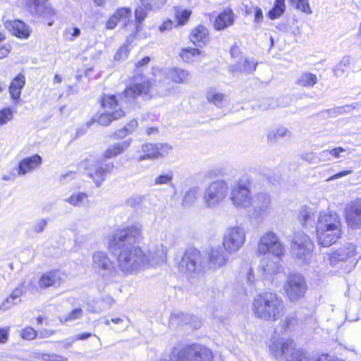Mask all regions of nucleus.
Wrapping results in <instances>:
<instances>
[{"instance_id":"4be33fe9","label":"nucleus","mask_w":361,"mask_h":361,"mask_svg":"<svg viewBox=\"0 0 361 361\" xmlns=\"http://www.w3.org/2000/svg\"><path fill=\"white\" fill-rule=\"evenodd\" d=\"M170 322L173 324H188L194 329H199L202 324L200 320L197 317L183 312L172 314Z\"/></svg>"},{"instance_id":"680f3d73","label":"nucleus","mask_w":361,"mask_h":361,"mask_svg":"<svg viewBox=\"0 0 361 361\" xmlns=\"http://www.w3.org/2000/svg\"><path fill=\"white\" fill-rule=\"evenodd\" d=\"M47 220L44 219H41L33 225L32 230L36 233H42L46 226H47Z\"/></svg>"},{"instance_id":"ddd939ff","label":"nucleus","mask_w":361,"mask_h":361,"mask_svg":"<svg viewBox=\"0 0 361 361\" xmlns=\"http://www.w3.org/2000/svg\"><path fill=\"white\" fill-rule=\"evenodd\" d=\"M143 154L136 157V160L139 162L147 159H154L168 154L171 148L164 144H152L146 143L141 147Z\"/></svg>"},{"instance_id":"4468645a","label":"nucleus","mask_w":361,"mask_h":361,"mask_svg":"<svg viewBox=\"0 0 361 361\" xmlns=\"http://www.w3.org/2000/svg\"><path fill=\"white\" fill-rule=\"evenodd\" d=\"M200 259V253L197 250L190 249L185 251L178 263V268L182 273H193L197 269Z\"/></svg>"},{"instance_id":"13d9d810","label":"nucleus","mask_w":361,"mask_h":361,"mask_svg":"<svg viewBox=\"0 0 361 361\" xmlns=\"http://www.w3.org/2000/svg\"><path fill=\"white\" fill-rule=\"evenodd\" d=\"M130 50L126 45L121 47L114 56L116 60H123L127 58Z\"/></svg>"},{"instance_id":"4d7b16f0","label":"nucleus","mask_w":361,"mask_h":361,"mask_svg":"<svg viewBox=\"0 0 361 361\" xmlns=\"http://www.w3.org/2000/svg\"><path fill=\"white\" fill-rule=\"evenodd\" d=\"M80 34V30L78 27H70L66 29L64 35L67 39L73 41Z\"/></svg>"},{"instance_id":"e433bc0d","label":"nucleus","mask_w":361,"mask_h":361,"mask_svg":"<svg viewBox=\"0 0 361 361\" xmlns=\"http://www.w3.org/2000/svg\"><path fill=\"white\" fill-rule=\"evenodd\" d=\"M231 11H224L220 13L214 22V27L216 30H221L233 24Z\"/></svg>"},{"instance_id":"423d86ee","label":"nucleus","mask_w":361,"mask_h":361,"mask_svg":"<svg viewBox=\"0 0 361 361\" xmlns=\"http://www.w3.org/2000/svg\"><path fill=\"white\" fill-rule=\"evenodd\" d=\"M291 253L300 264L307 263L314 249V244L310 237L302 232L294 234L290 243Z\"/></svg>"},{"instance_id":"3c124183","label":"nucleus","mask_w":361,"mask_h":361,"mask_svg":"<svg viewBox=\"0 0 361 361\" xmlns=\"http://www.w3.org/2000/svg\"><path fill=\"white\" fill-rule=\"evenodd\" d=\"M173 178V173L172 171H169L166 174H161L154 179V185H167L171 184Z\"/></svg>"},{"instance_id":"412c9836","label":"nucleus","mask_w":361,"mask_h":361,"mask_svg":"<svg viewBox=\"0 0 361 361\" xmlns=\"http://www.w3.org/2000/svg\"><path fill=\"white\" fill-rule=\"evenodd\" d=\"M42 162V159L38 154H35L30 157L24 158L18 164V175L23 176L27 173L33 171L40 166Z\"/></svg>"},{"instance_id":"864d4df0","label":"nucleus","mask_w":361,"mask_h":361,"mask_svg":"<svg viewBox=\"0 0 361 361\" xmlns=\"http://www.w3.org/2000/svg\"><path fill=\"white\" fill-rule=\"evenodd\" d=\"M13 118V112L10 108H4L0 111V125L6 124Z\"/></svg>"},{"instance_id":"393cba45","label":"nucleus","mask_w":361,"mask_h":361,"mask_svg":"<svg viewBox=\"0 0 361 361\" xmlns=\"http://www.w3.org/2000/svg\"><path fill=\"white\" fill-rule=\"evenodd\" d=\"M141 5L137 6L135 11V24L133 23L130 27L132 30L138 31L141 28V23L146 18L147 12L152 9V5L148 0H140Z\"/></svg>"},{"instance_id":"0eeeda50","label":"nucleus","mask_w":361,"mask_h":361,"mask_svg":"<svg viewBox=\"0 0 361 361\" xmlns=\"http://www.w3.org/2000/svg\"><path fill=\"white\" fill-rule=\"evenodd\" d=\"M228 193V185L223 180H216L206 188L203 195L204 207L214 209L221 204Z\"/></svg>"},{"instance_id":"cd10ccee","label":"nucleus","mask_w":361,"mask_h":361,"mask_svg":"<svg viewBox=\"0 0 361 361\" xmlns=\"http://www.w3.org/2000/svg\"><path fill=\"white\" fill-rule=\"evenodd\" d=\"M279 262L274 261L270 257H263L259 265V271L265 276L277 274L281 270Z\"/></svg>"},{"instance_id":"c756f323","label":"nucleus","mask_w":361,"mask_h":361,"mask_svg":"<svg viewBox=\"0 0 361 361\" xmlns=\"http://www.w3.org/2000/svg\"><path fill=\"white\" fill-rule=\"evenodd\" d=\"M190 39L194 44L202 47L209 41V31L205 27L200 25L192 30Z\"/></svg>"},{"instance_id":"f3484780","label":"nucleus","mask_w":361,"mask_h":361,"mask_svg":"<svg viewBox=\"0 0 361 361\" xmlns=\"http://www.w3.org/2000/svg\"><path fill=\"white\" fill-rule=\"evenodd\" d=\"M341 235V228H327L317 231L318 243L323 247H329L335 243Z\"/></svg>"},{"instance_id":"09e8293b","label":"nucleus","mask_w":361,"mask_h":361,"mask_svg":"<svg viewBox=\"0 0 361 361\" xmlns=\"http://www.w3.org/2000/svg\"><path fill=\"white\" fill-rule=\"evenodd\" d=\"M295 8L307 14L312 13L308 0H290Z\"/></svg>"},{"instance_id":"69168bd1","label":"nucleus","mask_w":361,"mask_h":361,"mask_svg":"<svg viewBox=\"0 0 361 361\" xmlns=\"http://www.w3.org/2000/svg\"><path fill=\"white\" fill-rule=\"evenodd\" d=\"M355 106L353 105H346L343 106L337 107L335 109V112L338 114H343L344 112H350Z\"/></svg>"},{"instance_id":"2f4dec72","label":"nucleus","mask_w":361,"mask_h":361,"mask_svg":"<svg viewBox=\"0 0 361 361\" xmlns=\"http://www.w3.org/2000/svg\"><path fill=\"white\" fill-rule=\"evenodd\" d=\"M131 139H128L120 142L114 143L110 145L104 152V157L106 159H111L123 153L130 145Z\"/></svg>"},{"instance_id":"de8ad7c7","label":"nucleus","mask_w":361,"mask_h":361,"mask_svg":"<svg viewBox=\"0 0 361 361\" xmlns=\"http://www.w3.org/2000/svg\"><path fill=\"white\" fill-rule=\"evenodd\" d=\"M350 59L348 56L343 57L340 63H338L334 68V75L337 77L341 76L345 69L350 66Z\"/></svg>"},{"instance_id":"49530a36","label":"nucleus","mask_w":361,"mask_h":361,"mask_svg":"<svg viewBox=\"0 0 361 361\" xmlns=\"http://www.w3.org/2000/svg\"><path fill=\"white\" fill-rule=\"evenodd\" d=\"M281 328L284 332L292 331L298 325V319L295 315L290 314L281 323Z\"/></svg>"},{"instance_id":"c03bdc74","label":"nucleus","mask_w":361,"mask_h":361,"mask_svg":"<svg viewBox=\"0 0 361 361\" xmlns=\"http://www.w3.org/2000/svg\"><path fill=\"white\" fill-rule=\"evenodd\" d=\"M241 272L245 276V280L247 286L253 287L257 282V279L254 275L253 269L249 263L246 262L242 267Z\"/></svg>"},{"instance_id":"6ab92c4d","label":"nucleus","mask_w":361,"mask_h":361,"mask_svg":"<svg viewBox=\"0 0 361 361\" xmlns=\"http://www.w3.org/2000/svg\"><path fill=\"white\" fill-rule=\"evenodd\" d=\"M228 254L224 247L212 248L209 254V267L215 269L225 266L228 260Z\"/></svg>"},{"instance_id":"a878e982","label":"nucleus","mask_w":361,"mask_h":361,"mask_svg":"<svg viewBox=\"0 0 361 361\" xmlns=\"http://www.w3.org/2000/svg\"><path fill=\"white\" fill-rule=\"evenodd\" d=\"M168 251L160 244L157 245L149 250L147 254L149 259V267L166 261Z\"/></svg>"},{"instance_id":"9b49d317","label":"nucleus","mask_w":361,"mask_h":361,"mask_svg":"<svg viewBox=\"0 0 361 361\" xmlns=\"http://www.w3.org/2000/svg\"><path fill=\"white\" fill-rule=\"evenodd\" d=\"M284 290L289 300L293 302L304 297L307 285L304 277L300 274H292L288 277Z\"/></svg>"},{"instance_id":"0e129e2a","label":"nucleus","mask_w":361,"mask_h":361,"mask_svg":"<svg viewBox=\"0 0 361 361\" xmlns=\"http://www.w3.org/2000/svg\"><path fill=\"white\" fill-rule=\"evenodd\" d=\"M82 314V310L80 308H76L71 311L68 314L66 320H75L81 317Z\"/></svg>"},{"instance_id":"f8f14e48","label":"nucleus","mask_w":361,"mask_h":361,"mask_svg":"<svg viewBox=\"0 0 361 361\" xmlns=\"http://www.w3.org/2000/svg\"><path fill=\"white\" fill-rule=\"evenodd\" d=\"M255 218L263 219L267 216L272 208L271 200L269 194L259 192L256 194L252 201L251 207Z\"/></svg>"},{"instance_id":"e2e57ef3","label":"nucleus","mask_w":361,"mask_h":361,"mask_svg":"<svg viewBox=\"0 0 361 361\" xmlns=\"http://www.w3.org/2000/svg\"><path fill=\"white\" fill-rule=\"evenodd\" d=\"M130 134V133L128 132V129L126 128V126H124L123 128L115 131L113 135V137L115 139H121Z\"/></svg>"},{"instance_id":"39448f33","label":"nucleus","mask_w":361,"mask_h":361,"mask_svg":"<svg viewBox=\"0 0 361 361\" xmlns=\"http://www.w3.org/2000/svg\"><path fill=\"white\" fill-rule=\"evenodd\" d=\"M92 266L93 269L107 283L116 281L120 276L114 262L104 252H97L92 255Z\"/></svg>"},{"instance_id":"72a5a7b5","label":"nucleus","mask_w":361,"mask_h":361,"mask_svg":"<svg viewBox=\"0 0 361 361\" xmlns=\"http://www.w3.org/2000/svg\"><path fill=\"white\" fill-rule=\"evenodd\" d=\"M167 76L176 83H185L190 80V73L179 68H171L167 71Z\"/></svg>"},{"instance_id":"7ed1b4c3","label":"nucleus","mask_w":361,"mask_h":361,"mask_svg":"<svg viewBox=\"0 0 361 361\" xmlns=\"http://www.w3.org/2000/svg\"><path fill=\"white\" fill-rule=\"evenodd\" d=\"M252 312L255 316L264 321H276L284 312V302L276 294L264 292L253 300Z\"/></svg>"},{"instance_id":"b1692460","label":"nucleus","mask_w":361,"mask_h":361,"mask_svg":"<svg viewBox=\"0 0 361 361\" xmlns=\"http://www.w3.org/2000/svg\"><path fill=\"white\" fill-rule=\"evenodd\" d=\"M5 25L13 35L19 38L27 39L30 36L28 27L21 20L7 22Z\"/></svg>"},{"instance_id":"58836bf2","label":"nucleus","mask_w":361,"mask_h":361,"mask_svg":"<svg viewBox=\"0 0 361 361\" xmlns=\"http://www.w3.org/2000/svg\"><path fill=\"white\" fill-rule=\"evenodd\" d=\"M317 82V75L311 73H303L296 80V84L302 87H313Z\"/></svg>"},{"instance_id":"4c0bfd02","label":"nucleus","mask_w":361,"mask_h":361,"mask_svg":"<svg viewBox=\"0 0 361 361\" xmlns=\"http://www.w3.org/2000/svg\"><path fill=\"white\" fill-rule=\"evenodd\" d=\"M174 16L177 20L176 26L185 25L192 15V11L188 9H183L178 6H174L173 8Z\"/></svg>"},{"instance_id":"2eb2a0df","label":"nucleus","mask_w":361,"mask_h":361,"mask_svg":"<svg viewBox=\"0 0 361 361\" xmlns=\"http://www.w3.org/2000/svg\"><path fill=\"white\" fill-rule=\"evenodd\" d=\"M114 164L110 163H97L92 170L88 172V176L93 180L97 187H99L105 180L107 174L112 173Z\"/></svg>"},{"instance_id":"5fc2aeb1","label":"nucleus","mask_w":361,"mask_h":361,"mask_svg":"<svg viewBox=\"0 0 361 361\" xmlns=\"http://www.w3.org/2000/svg\"><path fill=\"white\" fill-rule=\"evenodd\" d=\"M175 238L171 234H166L165 238L161 240L160 245L162 246L167 251L175 245Z\"/></svg>"},{"instance_id":"20e7f679","label":"nucleus","mask_w":361,"mask_h":361,"mask_svg":"<svg viewBox=\"0 0 361 361\" xmlns=\"http://www.w3.org/2000/svg\"><path fill=\"white\" fill-rule=\"evenodd\" d=\"M171 361H212L213 353L207 347L192 343L174 347L170 353Z\"/></svg>"},{"instance_id":"dca6fc26","label":"nucleus","mask_w":361,"mask_h":361,"mask_svg":"<svg viewBox=\"0 0 361 361\" xmlns=\"http://www.w3.org/2000/svg\"><path fill=\"white\" fill-rule=\"evenodd\" d=\"M345 217L350 226H361V199H357L346 205Z\"/></svg>"},{"instance_id":"6e6d98bb","label":"nucleus","mask_w":361,"mask_h":361,"mask_svg":"<svg viewBox=\"0 0 361 361\" xmlns=\"http://www.w3.org/2000/svg\"><path fill=\"white\" fill-rule=\"evenodd\" d=\"M310 219V212L307 207H303L299 212L298 219L300 224L305 226Z\"/></svg>"},{"instance_id":"ea45409f","label":"nucleus","mask_w":361,"mask_h":361,"mask_svg":"<svg viewBox=\"0 0 361 361\" xmlns=\"http://www.w3.org/2000/svg\"><path fill=\"white\" fill-rule=\"evenodd\" d=\"M202 52L196 48H183L180 54L182 59L186 62H192L197 60Z\"/></svg>"},{"instance_id":"9d476101","label":"nucleus","mask_w":361,"mask_h":361,"mask_svg":"<svg viewBox=\"0 0 361 361\" xmlns=\"http://www.w3.org/2000/svg\"><path fill=\"white\" fill-rule=\"evenodd\" d=\"M252 197L246 183L236 182L231 188V200L237 209H247L251 207Z\"/></svg>"},{"instance_id":"052dcab7","label":"nucleus","mask_w":361,"mask_h":361,"mask_svg":"<svg viewBox=\"0 0 361 361\" xmlns=\"http://www.w3.org/2000/svg\"><path fill=\"white\" fill-rule=\"evenodd\" d=\"M19 302L17 300H14L11 298V295H10L8 298H6L4 302H2L0 310L2 311H6L11 309L13 305L18 304Z\"/></svg>"},{"instance_id":"7c9ffc66","label":"nucleus","mask_w":361,"mask_h":361,"mask_svg":"<svg viewBox=\"0 0 361 361\" xmlns=\"http://www.w3.org/2000/svg\"><path fill=\"white\" fill-rule=\"evenodd\" d=\"M205 97L209 103L213 104L218 108H223L228 104L227 96L224 94L216 92L212 88L206 91Z\"/></svg>"},{"instance_id":"c9c22d12","label":"nucleus","mask_w":361,"mask_h":361,"mask_svg":"<svg viewBox=\"0 0 361 361\" xmlns=\"http://www.w3.org/2000/svg\"><path fill=\"white\" fill-rule=\"evenodd\" d=\"M25 82V77L22 75H18L11 82L9 86L11 97L13 99H18L20 97L21 90Z\"/></svg>"},{"instance_id":"5701e85b","label":"nucleus","mask_w":361,"mask_h":361,"mask_svg":"<svg viewBox=\"0 0 361 361\" xmlns=\"http://www.w3.org/2000/svg\"><path fill=\"white\" fill-rule=\"evenodd\" d=\"M295 347L293 340H277L269 345L271 353L276 357H280L283 355H288L290 350Z\"/></svg>"},{"instance_id":"bb28decb","label":"nucleus","mask_w":361,"mask_h":361,"mask_svg":"<svg viewBox=\"0 0 361 361\" xmlns=\"http://www.w3.org/2000/svg\"><path fill=\"white\" fill-rule=\"evenodd\" d=\"M61 281V272L59 270H51L42 275L39 281V286L42 288H46L53 286H59Z\"/></svg>"},{"instance_id":"f03ea898","label":"nucleus","mask_w":361,"mask_h":361,"mask_svg":"<svg viewBox=\"0 0 361 361\" xmlns=\"http://www.w3.org/2000/svg\"><path fill=\"white\" fill-rule=\"evenodd\" d=\"M152 84L147 78L139 76L135 78V82L132 85L118 95L104 94L102 99L104 113L99 116L98 123L107 126L113 121L124 117L125 109L128 104L137 97L147 94Z\"/></svg>"},{"instance_id":"a18cd8bd","label":"nucleus","mask_w":361,"mask_h":361,"mask_svg":"<svg viewBox=\"0 0 361 361\" xmlns=\"http://www.w3.org/2000/svg\"><path fill=\"white\" fill-rule=\"evenodd\" d=\"M285 0H275L274 7L269 11L268 16L271 19L279 18L285 11Z\"/></svg>"},{"instance_id":"f257e3e1","label":"nucleus","mask_w":361,"mask_h":361,"mask_svg":"<svg viewBox=\"0 0 361 361\" xmlns=\"http://www.w3.org/2000/svg\"><path fill=\"white\" fill-rule=\"evenodd\" d=\"M141 238L140 228L132 226L118 231L111 242L112 247L120 250L117 262L125 275L137 274L149 267L147 254L140 247L134 245Z\"/></svg>"},{"instance_id":"1a4fd4ad","label":"nucleus","mask_w":361,"mask_h":361,"mask_svg":"<svg viewBox=\"0 0 361 361\" xmlns=\"http://www.w3.org/2000/svg\"><path fill=\"white\" fill-rule=\"evenodd\" d=\"M257 252L259 255L271 253L274 257H281L285 254V247L275 233L268 231L260 237L257 245Z\"/></svg>"},{"instance_id":"a211bd4d","label":"nucleus","mask_w":361,"mask_h":361,"mask_svg":"<svg viewBox=\"0 0 361 361\" xmlns=\"http://www.w3.org/2000/svg\"><path fill=\"white\" fill-rule=\"evenodd\" d=\"M336 228H341V222L336 212L320 213L316 227L317 231Z\"/></svg>"},{"instance_id":"a19ab883","label":"nucleus","mask_w":361,"mask_h":361,"mask_svg":"<svg viewBox=\"0 0 361 361\" xmlns=\"http://www.w3.org/2000/svg\"><path fill=\"white\" fill-rule=\"evenodd\" d=\"M64 201L73 207H81L88 200L86 193L78 192L72 194L69 197L65 199Z\"/></svg>"},{"instance_id":"bf43d9fd","label":"nucleus","mask_w":361,"mask_h":361,"mask_svg":"<svg viewBox=\"0 0 361 361\" xmlns=\"http://www.w3.org/2000/svg\"><path fill=\"white\" fill-rule=\"evenodd\" d=\"M37 336V332L31 327H26L21 331V337L26 340H32Z\"/></svg>"},{"instance_id":"aec40b11","label":"nucleus","mask_w":361,"mask_h":361,"mask_svg":"<svg viewBox=\"0 0 361 361\" xmlns=\"http://www.w3.org/2000/svg\"><path fill=\"white\" fill-rule=\"evenodd\" d=\"M131 16V10L129 8H120L109 19L106 24L107 29H114L118 24V22L122 20L124 22V27L128 28L133 25V21L130 20Z\"/></svg>"},{"instance_id":"8fccbe9b","label":"nucleus","mask_w":361,"mask_h":361,"mask_svg":"<svg viewBox=\"0 0 361 361\" xmlns=\"http://www.w3.org/2000/svg\"><path fill=\"white\" fill-rule=\"evenodd\" d=\"M27 288L28 286L26 285L25 282L20 283L11 293V298L20 302V296L26 292Z\"/></svg>"},{"instance_id":"473e14b6","label":"nucleus","mask_w":361,"mask_h":361,"mask_svg":"<svg viewBox=\"0 0 361 361\" xmlns=\"http://www.w3.org/2000/svg\"><path fill=\"white\" fill-rule=\"evenodd\" d=\"M355 248L353 245L341 248L331 255L329 258L330 262L332 264H335L339 262H343L348 257L353 256Z\"/></svg>"},{"instance_id":"774afa93","label":"nucleus","mask_w":361,"mask_h":361,"mask_svg":"<svg viewBox=\"0 0 361 361\" xmlns=\"http://www.w3.org/2000/svg\"><path fill=\"white\" fill-rule=\"evenodd\" d=\"M125 126L128 129V132L131 134L137 128V122L135 120H131Z\"/></svg>"},{"instance_id":"79ce46f5","label":"nucleus","mask_w":361,"mask_h":361,"mask_svg":"<svg viewBox=\"0 0 361 361\" xmlns=\"http://www.w3.org/2000/svg\"><path fill=\"white\" fill-rule=\"evenodd\" d=\"M199 195V188L193 187L190 188L185 194L182 204L185 207H190L197 200Z\"/></svg>"},{"instance_id":"338daca9","label":"nucleus","mask_w":361,"mask_h":361,"mask_svg":"<svg viewBox=\"0 0 361 361\" xmlns=\"http://www.w3.org/2000/svg\"><path fill=\"white\" fill-rule=\"evenodd\" d=\"M173 25V22L171 20H167L163 23L159 29L161 32L165 30H170L172 29Z\"/></svg>"},{"instance_id":"37998d69","label":"nucleus","mask_w":361,"mask_h":361,"mask_svg":"<svg viewBox=\"0 0 361 361\" xmlns=\"http://www.w3.org/2000/svg\"><path fill=\"white\" fill-rule=\"evenodd\" d=\"M257 65V62L245 59L243 61L236 64V69L240 72L250 74L255 71Z\"/></svg>"},{"instance_id":"6e6552de","label":"nucleus","mask_w":361,"mask_h":361,"mask_svg":"<svg viewBox=\"0 0 361 361\" xmlns=\"http://www.w3.org/2000/svg\"><path fill=\"white\" fill-rule=\"evenodd\" d=\"M245 238L246 233L243 227L230 226L224 231L222 245L228 253L233 254L243 246Z\"/></svg>"},{"instance_id":"f704fd0d","label":"nucleus","mask_w":361,"mask_h":361,"mask_svg":"<svg viewBox=\"0 0 361 361\" xmlns=\"http://www.w3.org/2000/svg\"><path fill=\"white\" fill-rule=\"evenodd\" d=\"M292 133L286 128L280 127L270 130L267 134L269 144H276L281 138H290Z\"/></svg>"},{"instance_id":"c85d7f7f","label":"nucleus","mask_w":361,"mask_h":361,"mask_svg":"<svg viewBox=\"0 0 361 361\" xmlns=\"http://www.w3.org/2000/svg\"><path fill=\"white\" fill-rule=\"evenodd\" d=\"M45 0H25L30 11L37 15L54 16L55 12L51 8L46 6Z\"/></svg>"},{"instance_id":"603ef678","label":"nucleus","mask_w":361,"mask_h":361,"mask_svg":"<svg viewBox=\"0 0 361 361\" xmlns=\"http://www.w3.org/2000/svg\"><path fill=\"white\" fill-rule=\"evenodd\" d=\"M289 353L290 354L286 357V361H307L304 353L299 350H295L294 347Z\"/></svg>"}]
</instances>
